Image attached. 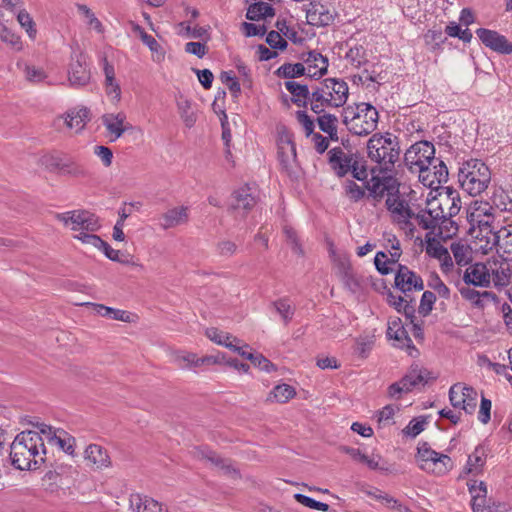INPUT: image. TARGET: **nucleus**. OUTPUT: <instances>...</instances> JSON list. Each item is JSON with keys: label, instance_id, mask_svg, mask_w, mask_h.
<instances>
[{"label": "nucleus", "instance_id": "nucleus-15", "mask_svg": "<svg viewBox=\"0 0 512 512\" xmlns=\"http://www.w3.org/2000/svg\"><path fill=\"white\" fill-rule=\"evenodd\" d=\"M492 209L488 203H475V206L468 215L472 227L474 228L477 225L481 234L488 229H493L494 217L491 213Z\"/></svg>", "mask_w": 512, "mask_h": 512}, {"label": "nucleus", "instance_id": "nucleus-54", "mask_svg": "<svg viewBox=\"0 0 512 512\" xmlns=\"http://www.w3.org/2000/svg\"><path fill=\"white\" fill-rule=\"evenodd\" d=\"M220 80L226 84L232 96L237 98L241 93L240 83L233 75L232 71H223L220 74Z\"/></svg>", "mask_w": 512, "mask_h": 512}, {"label": "nucleus", "instance_id": "nucleus-4", "mask_svg": "<svg viewBox=\"0 0 512 512\" xmlns=\"http://www.w3.org/2000/svg\"><path fill=\"white\" fill-rule=\"evenodd\" d=\"M458 182L464 191L475 197L488 188L491 182V171L483 161L469 159L459 168Z\"/></svg>", "mask_w": 512, "mask_h": 512}, {"label": "nucleus", "instance_id": "nucleus-50", "mask_svg": "<svg viewBox=\"0 0 512 512\" xmlns=\"http://www.w3.org/2000/svg\"><path fill=\"white\" fill-rule=\"evenodd\" d=\"M428 287L438 293L439 297L448 300L450 298V289L441 280L438 274L433 273L427 283Z\"/></svg>", "mask_w": 512, "mask_h": 512}, {"label": "nucleus", "instance_id": "nucleus-51", "mask_svg": "<svg viewBox=\"0 0 512 512\" xmlns=\"http://www.w3.org/2000/svg\"><path fill=\"white\" fill-rule=\"evenodd\" d=\"M180 116L187 127H192L196 122V116L191 109V103L189 100L184 99L177 103Z\"/></svg>", "mask_w": 512, "mask_h": 512}, {"label": "nucleus", "instance_id": "nucleus-59", "mask_svg": "<svg viewBox=\"0 0 512 512\" xmlns=\"http://www.w3.org/2000/svg\"><path fill=\"white\" fill-rule=\"evenodd\" d=\"M437 453L427 442H419L417 446L416 461L419 464L431 461V457H436Z\"/></svg>", "mask_w": 512, "mask_h": 512}, {"label": "nucleus", "instance_id": "nucleus-34", "mask_svg": "<svg viewBox=\"0 0 512 512\" xmlns=\"http://www.w3.org/2000/svg\"><path fill=\"white\" fill-rule=\"evenodd\" d=\"M130 507L133 512H163L157 501L139 494L131 495Z\"/></svg>", "mask_w": 512, "mask_h": 512}, {"label": "nucleus", "instance_id": "nucleus-32", "mask_svg": "<svg viewBox=\"0 0 512 512\" xmlns=\"http://www.w3.org/2000/svg\"><path fill=\"white\" fill-rule=\"evenodd\" d=\"M104 74L106 94L113 102H119L121 99V89L115 79L114 67L106 59L104 61Z\"/></svg>", "mask_w": 512, "mask_h": 512}, {"label": "nucleus", "instance_id": "nucleus-27", "mask_svg": "<svg viewBox=\"0 0 512 512\" xmlns=\"http://www.w3.org/2000/svg\"><path fill=\"white\" fill-rule=\"evenodd\" d=\"M284 85L292 95L291 101L295 105L302 108H306L308 106L311 87H309L307 84H301L293 80L286 81Z\"/></svg>", "mask_w": 512, "mask_h": 512}, {"label": "nucleus", "instance_id": "nucleus-38", "mask_svg": "<svg viewBox=\"0 0 512 512\" xmlns=\"http://www.w3.org/2000/svg\"><path fill=\"white\" fill-rule=\"evenodd\" d=\"M509 235L507 233V228L503 227L498 231H494L493 229H488L487 231H484L482 234L479 232L476 237L480 239H485V245L484 248L486 250H492L493 248L499 249L501 238L503 236Z\"/></svg>", "mask_w": 512, "mask_h": 512}, {"label": "nucleus", "instance_id": "nucleus-6", "mask_svg": "<svg viewBox=\"0 0 512 512\" xmlns=\"http://www.w3.org/2000/svg\"><path fill=\"white\" fill-rule=\"evenodd\" d=\"M56 218L73 231L96 232L100 229L98 217L87 210H72L59 213Z\"/></svg>", "mask_w": 512, "mask_h": 512}, {"label": "nucleus", "instance_id": "nucleus-35", "mask_svg": "<svg viewBox=\"0 0 512 512\" xmlns=\"http://www.w3.org/2000/svg\"><path fill=\"white\" fill-rule=\"evenodd\" d=\"M274 16L275 9L270 4L263 1L250 4L246 12V18L250 21H259Z\"/></svg>", "mask_w": 512, "mask_h": 512}, {"label": "nucleus", "instance_id": "nucleus-19", "mask_svg": "<svg viewBox=\"0 0 512 512\" xmlns=\"http://www.w3.org/2000/svg\"><path fill=\"white\" fill-rule=\"evenodd\" d=\"M330 97L331 95L326 92L321 83L312 85L308 101V104H310V109L315 114H322L325 111V108H334V103Z\"/></svg>", "mask_w": 512, "mask_h": 512}, {"label": "nucleus", "instance_id": "nucleus-12", "mask_svg": "<svg viewBox=\"0 0 512 512\" xmlns=\"http://www.w3.org/2000/svg\"><path fill=\"white\" fill-rule=\"evenodd\" d=\"M476 35L481 42L491 50L501 54L512 53V43L507 40L504 35L499 34L497 31L479 28L476 30Z\"/></svg>", "mask_w": 512, "mask_h": 512}, {"label": "nucleus", "instance_id": "nucleus-58", "mask_svg": "<svg viewBox=\"0 0 512 512\" xmlns=\"http://www.w3.org/2000/svg\"><path fill=\"white\" fill-rule=\"evenodd\" d=\"M0 39L15 50H21L22 48L20 37L7 26L0 27Z\"/></svg>", "mask_w": 512, "mask_h": 512}, {"label": "nucleus", "instance_id": "nucleus-7", "mask_svg": "<svg viewBox=\"0 0 512 512\" xmlns=\"http://www.w3.org/2000/svg\"><path fill=\"white\" fill-rule=\"evenodd\" d=\"M399 186L400 184L394 176H373L365 183V189L368 191L367 199H371L376 205L385 195L389 197L392 194H399Z\"/></svg>", "mask_w": 512, "mask_h": 512}, {"label": "nucleus", "instance_id": "nucleus-33", "mask_svg": "<svg viewBox=\"0 0 512 512\" xmlns=\"http://www.w3.org/2000/svg\"><path fill=\"white\" fill-rule=\"evenodd\" d=\"M386 207L390 212L397 214L404 220L414 217V212L404 200L400 199L399 194L389 195L386 199Z\"/></svg>", "mask_w": 512, "mask_h": 512}, {"label": "nucleus", "instance_id": "nucleus-10", "mask_svg": "<svg viewBox=\"0 0 512 512\" xmlns=\"http://www.w3.org/2000/svg\"><path fill=\"white\" fill-rule=\"evenodd\" d=\"M395 287L407 296L413 290L424 289V282L420 275L409 269L406 265L398 264L394 279Z\"/></svg>", "mask_w": 512, "mask_h": 512}, {"label": "nucleus", "instance_id": "nucleus-2", "mask_svg": "<svg viewBox=\"0 0 512 512\" xmlns=\"http://www.w3.org/2000/svg\"><path fill=\"white\" fill-rule=\"evenodd\" d=\"M367 152L381 172H392L401 153L399 138L390 132L375 133L367 142Z\"/></svg>", "mask_w": 512, "mask_h": 512}, {"label": "nucleus", "instance_id": "nucleus-57", "mask_svg": "<svg viewBox=\"0 0 512 512\" xmlns=\"http://www.w3.org/2000/svg\"><path fill=\"white\" fill-rule=\"evenodd\" d=\"M346 196L353 202H358L366 195L365 189L352 180H347L344 186Z\"/></svg>", "mask_w": 512, "mask_h": 512}, {"label": "nucleus", "instance_id": "nucleus-48", "mask_svg": "<svg viewBox=\"0 0 512 512\" xmlns=\"http://www.w3.org/2000/svg\"><path fill=\"white\" fill-rule=\"evenodd\" d=\"M14 14L16 15L17 21L21 27L26 30L31 38H33L36 35V29L35 23L30 14L24 9H19Z\"/></svg>", "mask_w": 512, "mask_h": 512}, {"label": "nucleus", "instance_id": "nucleus-43", "mask_svg": "<svg viewBox=\"0 0 512 512\" xmlns=\"http://www.w3.org/2000/svg\"><path fill=\"white\" fill-rule=\"evenodd\" d=\"M392 339L396 341L395 345L397 347L407 349L410 356H414V353L418 354V350L415 348L411 338L409 337L404 327H398L395 330L394 337Z\"/></svg>", "mask_w": 512, "mask_h": 512}, {"label": "nucleus", "instance_id": "nucleus-5", "mask_svg": "<svg viewBox=\"0 0 512 512\" xmlns=\"http://www.w3.org/2000/svg\"><path fill=\"white\" fill-rule=\"evenodd\" d=\"M436 162L435 147L426 140L418 141L412 144L404 153V164L411 172H419L423 181L432 163Z\"/></svg>", "mask_w": 512, "mask_h": 512}, {"label": "nucleus", "instance_id": "nucleus-21", "mask_svg": "<svg viewBox=\"0 0 512 512\" xmlns=\"http://www.w3.org/2000/svg\"><path fill=\"white\" fill-rule=\"evenodd\" d=\"M337 274L344 287L355 294L361 289V279L353 270L351 264L346 260H341L337 264Z\"/></svg>", "mask_w": 512, "mask_h": 512}, {"label": "nucleus", "instance_id": "nucleus-40", "mask_svg": "<svg viewBox=\"0 0 512 512\" xmlns=\"http://www.w3.org/2000/svg\"><path fill=\"white\" fill-rule=\"evenodd\" d=\"M493 205L501 211L512 212V192L496 188L492 195Z\"/></svg>", "mask_w": 512, "mask_h": 512}, {"label": "nucleus", "instance_id": "nucleus-24", "mask_svg": "<svg viewBox=\"0 0 512 512\" xmlns=\"http://www.w3.org/2000/svg\"><path fill=\"white\" fill-rule=\"evenodd\" d=\"M419 467L426 472L440 476L448 473L453 468V461L448 455L437 453L436 457H431V461L419 464Z\"/></svg>", "mask_w": 512, "mask_h": 512}, {"label": "nucleus", "instance_id": "nucleus-52", "mask_svg": "<svg viewBox=\"0 0 512 512\" xmlns=\"http://www.w3.org/2000/svg\"><path fill=\"white\" fill-rule=\"evenodd\" d=\"M206 336L211 341H213L219 345H223V346H225V344L231 339H233V341H237L238 343H241V340H239L237 337H235L229 333L220 331L217 328H208L206 330Z\"/></svg>", "mask_w": 512, "mask_h": 512}, {"label": "nucleus", "instance_id": "nucleus-46", "mask_svg": "<svg viewBox=\"0 0 512 512\" xmlns=\"http://www.w3.org/2000/svg\"><path fill=\"white\" fill-rule=\"evenodd\" d=\"M346 59L356 68L367 62L366 49L362 45L351 47L346 53Z\"/></svg>", "mask_w": 512, "mask_h": 512}, {"label": "nucleus", "instance_id": "nucleus-49", "mask_svg": "<svg viewBox=\"0 0 512 512\" xmlns=\"http://www.w3.org/2000/svg\"><path fill=\"white\" fill-rule=\"evenodd\" d=\"M464 388H467V386H463L460 383H456L450 387L449 400L454 408H462V405L465 402L464 396L466 395Z\"/></svg>", "mask_w": 512, "mask_h": 512}, {"label": "nucleus", "instance_id": "nucleus-18", "mask_svg": "<svg viewBox=\"0 0 512 512\" xmlns=\"http://www.w3.org/2000/svg\"><path fill=\"white\" fill-rule=\"evenodd\" d=\"M189 221V208L187 206H178L168 209L159 217V225L168 230Z\"/></svg>", "mask_w": 512, "mask_h": 512}, {"label": "nucleus", "instance_id": "nucleus-26", "mask_svg": "<svg viewBox=\"0 0 512 512\" xmlns=\"http://www.w3.org/2000/svg\"><path fill=\"white\" fill-rule=\"evenodd\" d=\"M85 459L97 469L107 468L111 465L110 456L105 448L97 444H90L85 450Z\"/></svg>", "mask_w": 512, "mask_h": 512}, {"label": "nucleus", "instance_id": "nucleus-14", "mask_svg": "<svg viewBox=\"0 0 512 512\" xmlns=\"http://www.w3.org/2000/svg\"><path fill=\"white\" fill-rule=\"evenodd\" d=\"M336 13L326 5L311 2L307 9L306 18L310 25L324 27L331 25L335 20Z\"/></svg>", "mask_w": 512, "mask_h": 512}, {"label": "nucleus", "instance_id": "nucleus-13", "mask_svg": "<svg viewBox=\"0 0 512 512\" xmlns=\"http://www.w3.org/2000/svg\"><path fill=\"white\" fill-rule=\"evenodd\" d=\"M90 70L87 66L86 59L82 54L72 58L68 70V80L74 88L87 85L90 81Z\"/></svg>", "mask_w": 512, "mask_h": 512}, {"label": "nucleus", "instance_id": "nucleus-64", "mask_svg": "<svg viewBox=\"0 0 512 512\" xmlns=\"http://www.w3.org/2000/svg\"><path fill=\"white\" fill-rule=\"evenodd\" d=\"M24 75L28 81L33 83L42 82L47 77L43 69L27 64L24 65Z\"/></svg>", "mask_w": 512, "mask_h": 512}, {"label": "nucleus", "instance_id": "nucleus-17", "mask_svg": "<svg viewBox=\"0 0 512 512\" xmlns=\"http://www.w3.org/2000/svg\"><path fill=\"white\" fill-rule=\"evenodd\" d=\"M430 379H435L432 373L418 364H413L407 373L401 378V383L408 392L412 391L418 386H424Z\"/></svg>", "mask_w": 512, "mask_h": 512}, {"label": "nucleus", "instance_id": "nucleus-44", "mask_svg": "<svg viewBox=\"0 0 512 512\" xmlns=\"http://www.w3.org/2000/svg\"><path fill=\"white\" fill-rule=\"evenodd\" d=\"M276 312L281 316L285 325H288L292 320L295 313V308L292 306L288 298H280L272 303Z\"/></svg>", "mask_w": 512, "mask_h": 512}, {"label": "nucleus", "instance_id": "nucleus-3", "mask_svg": "<svg viewBox=\"0 0 512 512\" xmlns=\"http://www.w3.org/2000/svg\"><path fill=\"white\" fill-rule=\"evenodd\" d=\"M379 120L377 109L369 103H358L343 108L342 122L348 131L357 136L372 133Z\"/></svg>", "mask_w": 512, "mask_h": 512}, {"label": "nucleus", "instance_id": "nucleus-41", "mask_svg": "<svg viewBox=\"0 0 512 512\" xmlns=\"http://www.w3.org/2000/svg\"><path fill=\"white\" fill-rule=\"evenodd\" d=\"M306 70L303 63H285L275 71V74L278 77L294 79L307 74Z\"/></svg>", "mask_w": 512, "mask_h": 512}, {"label": "nucleus", "instance_id": "nucleus-42", "mask_svg": "<svg viewBox=\"0 0 512 512\" xmlns=\"http://www.w3.org/2000/svg\"><path fill=\"white\" fill-rule=\"evenodd\" d=\"M295 389L288 384L277 385L268 396V400L278 403H286L295 396Z\"/></svg>", "mask_w": 512, "mask_h": 512}, {"label": "nucleus", "instance_id": "nucleus-11", "mask_svg": "<svg viewBox=\"0 0 512 512\" xmlns=\"http://www.w3.org/2000/svg\"><path fill=\"white\" fill-rule=\"evenodd\" d=\"M357 155L356 153H346L340 147H334L328 152V162L338 177H344L355 164Z\"/></svg>", "mask_w": 512, "mask_h": 512}, {"label": "nucleus", "instance_id": "nucleus-16", "mask_svg": "<svg viewBox=\"0 0 512 512\" xmlns=\"http://www.w3.org/2000/svg\"><path fill=\"white\" fill-rule=\"evenodd\" d=\"M323 88L326 92L331 95L332 102L334 103V108L342 107L347 99L349 94V88L347 83L342 79L336 78H326L321 82Z\"/></svg>", "mask_w": 512, "mask_h": 512}, {"label": "nucleus", "instance_id": "nucleus-22", "mask_svg": "<svg viewBox=\"0 0 512 512\" xmlns=\"http://www.w3.org/2000/svg\"><path fill=\"white\" fill-rule=\"evenodd\" d=\"M49 165L52 168L57 169L62 174L73 177H84L88 174L87 169L83 165L71 159L52 157Z\"/></svg>", "mask_w": 512, "mask_h": 512}, {"label": "nucleus", "instance_id": "nucleus-60", "mask_svg": "<svg viewBox=\"0 0 512 512\" xmlns=\"http://www.w3.org/2000/svg\"><path fill=\"white\" fill-rule=\"evenodd\" d=\"M435 302H436L435 294L431 291H425L422 294V297L420 300V305L418 307L419 314H421L424 317L428 316L430 314V312L432 311Z\"/></svg>", "mask_w": 512, "mask_h": 512}, {"label": "nucleus", "instance_id": "nucleus-28", "mask_svg": "<svg viewBox=\"0 0 512 512\" xmlns=\"http://www.w3.org/2000/svg\"><path fill=\"white\" fill-rule=\"evenodd\" d=\"M490 268L491 282L496 287H504L509 284L512 277V270L509 263L502 262L499 265L494 262L493 264L488 263Z\"/></svg>", "mask_w": 512, "mask_h": 512}, {"label": "nucleus", "instance_id": "nucleus-30", "mask_svg": "<svg viewBox=\"0 0 512 512\" xmlns=\"http://www.w3.org/2000/svg\"><path fill=\"white\" fill-rule=\"evenodd\" d=\"M90 111L86 107L73 108L66 113L65 123L70 129L81 131L90 120Z\"/></svg>", "mask_w": 512, "mask_h": 512}, {"label": "nucleus", "instance_id": "nucleus-47", "mask_svg": "<svg viewBox=\"0 0 512 512\" xmlns=\"http://www.w3.org/2000/svg\"><path fill=\"white\" fill-rule=\"evenodd\" d=\"M438 235L442 239L452 238L458 231L457 223L449 217L437 223Z\"/></svg>", "mask_w": 512, "mask_h": 512}, {"label": "nucleus", "instance_id": "nucleus-53", "mask_svg": "<svg viewBox=\"0 0 512 512\" xmlns=\"http://www.w3.org/2000/svg\"><path fill=\"white\" fill-rule=\"evenodd\" d=\"M415 311L416 310L414 304L406 303L404 306V315L412 324L414 337L416 339H423V329L421 325L416 322Z\"/></svg>", "mask_w": 512, "mask_h": 512}, {"label": "nucleus", "instance_id": "nucleus-55", "mask_svg": "<svg viewBox=\"0 0 512 512\" xmlns=\"http://www.w3.org/2000/svg\"><path fill=\"white\" fill-rule=\"evenodd\" d=\"M317 123L320 130L324 133L332 132L337 128L338 118L334 114L326 113L318 114Z\"/></svg>", "mask_w": 512, "mask_h": 512}, {"label": "nucleus", "instance_id": "nucleus-1", "mask_svg": "<svg viewBox=\"0 0 512 512\" xmlns=\"http://www.w3.org/2000/svg\"><path fill=\"white\" fill-rule=\"evenodd\" d=\"M45 455L44 438L37 431H22L10 445L11 463L19 470L39 468L45 462Z\"/></svg>", "mask_w": 512, "mask_h": 512}, {"label": "nucleus", "instance_id": "nucleus-20", "mask_svg": "<svg viewBox=\"0 0 512 512\" xmlns=\"http://www.w3.org/2000/svg\"><path fill=\"white\" fill-rule=\"evenodd\" d=\"M304 63L307 65V75L311 78H320L327 73L328 59L321 53L313 50L303 57Z\"/></svg>", "mask_w": 512, "mask_h": 512}, {"label": "nucleus", "instance_id": "nucleus-9", "mask_svg": "<svg viewBox=\"0 0 512 512\" xmlns=\"http://www.w3.org/2000/svg\"><path fill=\"white\" fill-rule=\"evenodd\" d=\"M256 205V199L248 186L235 190L230 198L229 210L234 216L245 218L247 213Z\"/></svg>", "mask_w": 512, "mask_h": 512}, {"label": "nucleus", "instance_id": "nucleus-31", "mask_svg": "<svg viewBox=\"0 0 512 512\" xmlns=\"http://www.w3.org/2000/svg\"><path fill=\"white\" fill-rule=\"evenodd\" d=\"M126 120V115L122 112L117 114H105L102 116V123L109 131V133L114 135V139L116 140L120 138L126 130L124 127V122Z\"/></svg>", "mask_w": 512, "mask_h": 512}, {"label": "nucleus", "instance_id": "nucleus-36", "mask_svg": "<svg viewBox=\"0 0 512 512\" xmlns=\"http://www.w3.org/2000/svg\"><path fill=\"white\" fill-rule=\"evenodd\" d=\"M486 463V453L481 445H478L474 452L468 456L467 463L464 468L465 474H479Z\"/></svg>", "mask_w": 512, "mask_h": 512}, {"label": "nucleus", "instance_id": "nucleus-61", "mask_svg": "<svg viewBox=\"0 0 512 512\" xmlns=\"http://www.w3.org/2000/svg\"><path fill=\"white\" fill-rule=\"evenodd\" d=\"M294 498L297 502L300 504L309 507L311 509L319 510V511H328L329 505L320 501H317L309 496H306L304 494L297 493L294 495Z\"/></svg>", "mask_w": 512, "mask_h": 512}, {"label": "nucleus", "instance_id": "nucleus-63", "mask_svg": "<svg viewBox=\"0 0 512 512\" xmlns=\"http://www.w3.org/2000/svg\"><path fill=\"white\" fill-rule=\"evenodd\" d=\"M416 221L419 226H421L425 230H432L435 231L437 228V223L432 218V213L429 212V210H423L419 212L417 215H415Z\"/></svg>", "mask_w": 512, "mask_h": 512}, {"label": "nucleus", "instance_id": "nucleus-8", "mask_svg": "<svg viewBox=\"0 0 512 512\" xmlns=\"http://www.w3.org/2000/svg\"><path fill=\"white\" fill-rule=\"evenodd\" d=\"M459 274H462V284L482 288H488L491 284L490 268L482 262L469 264L464 271L459 270Z\"/></svg>", "mask_w": 512, "mask_h": 512}, {"label": "nucleus", "instance_id": "nucleus-62", "mask_svg": "<svg viewBox=\"0 0 512 512\" xmlns=\"http://www.w3.org/2000/svg\"><path fill=\"white\" fill-rule=\"evenodd\" d=\"M464 390L466 391V395L464 396L465 402L461 409H463L467 414H473L477 406V391L470 386H467Z\"/></svg>", "mask_w": 512, "mask_h": 512}, {"label": "nucleus", "instance_id": "nucleus-39", "mask_svg": "<svg viewBox=\"0 0 512 512\" xmlns=\"http://www.w3.org/2000/svg\"><path fill=\"white\" fill-rule=\"evenodd\" d=\"M75 443V438L62 429L59 430L58 434H54V439L50 444L56 445L68 455L74 456Z\"/></svg>", "mask_w": 512, "mask_h": 512}, {"label": "nucleus", "instance_id": "nucleus-23", "mask_svg": "<svg viewBox=\"0 0 512 512\" xmlns=\"http://www.w3.org/2000/svg\"><path fill=\"white\" fill-rule=\"evenodd\" d=\"M455 285L461 297L477 308H482L484 306V299L494 297V295L489 291L480 292L475 288H472V285L462 284L461 281H457Z\"/></svg>", "mask_w": 512, "mask_h": 512}, {"label": "nucleus", "instance_id": "nucleus-56", "mask_svg": "<svg viewBox=\"0 0 512 512\" xmlns=\"http://www.w3.org/2000/svg\"><path fill=\"white\" fill-rule=\"evenodd\" d=\"M374 264L377 271L381 275H388L393 271L391 267L393 263H391L388 259V254L384 251H378L374 258Z\"/></svg>", "mask_w": 512, "mask_h": 512}, {"label": "nucleus", "instance_id": "nucleus-45", "mask_svg": "<svg viewBox=\"0 0 512 512\" xmlns=\"http://www.w3.org/2000/svg\"><path fill=\"white\" fill-rule=\"evenodd\" d=\"M206 361H209V359L197 358L193 353H179L175 356V362L182 369L190 368L192 366H200Z\"/></svg>", "mask_w": 512, "mask_h": 512}, {"label": "nucleus", "instance_id": "nucleus-29", "mask_svg": "<svg viewBox=\"0 0 512 512\" xmlns=\"http://www.w3.org/2000/svg\"><path fill=\"white\" fill-rule=\"evenodd\" d=\"M278 159L284 169L289 170L291 163L296 160V147L289 136L281 138L278 146Z\"/></svg>", "mask_w": 512, "mask_h": 512}, {"label": "nucleus", "instance_id": "nucleus-25", "mask_svg": "<svg viewBox=\"0 0 512 512\" xmlns=\"http://www.w3.org/2000/svg\"><path fill=\"white\" fill-rule=\"evenodd\" d=\"M469 491L472 494L471 505L474 512H494L489 505H486L487 488L484 482L481 481L477 484L474 481L469 484Z\"/></svg>", "mask_w": 512, "mask_h": 512}, {"label": "nucleus", "instance_id": "nucleus-37", "mask_svg": "<svg viewBox=\"0 0 512 512\" xmlns=\"http://www.w3.org/2000/svg\"><path fill=\"white\" fill-rule=\"evenodd\" d=\"M455 262L459 266H466L472 260V249L469 245L462 242H454L450 246Z\"/></svg>", "mask_w": 512, "mask_h": 512}]
</instances>
